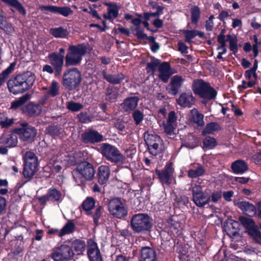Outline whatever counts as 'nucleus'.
<instances>
[{
    "mask_svg": "<svg viewBox=\"0 0 261 261\" xmlns=\"http://www.w3.org/2000/svg\"><path fill=\"white\" fill-rule=\"evenodd\" d=\"M119 96V89L117 87L109 86L106 90L105 100L110 102L116 101Z\"/></svg>",
    "mask_w": 261,
    "mask_h": 261,
    "instance_id": "a878e982",
    "label": "nucleus"
},
{
    "mask_svg": "<svg viewBox=\"0 0 261 261\" xmlns=\"http://www.w3.org/2000/svg\"><path fill=\"white\" fill-rule=\"evenodd\" d=\"M63 197L64 196L60 191L55 188H50L45 195L39 197L38 200L41 204L45 205L47 201L61 202Z\"/></svg>",
    "mask_w": 261,
    "mask_h": 261,
    "instance_id": "4468645a",
    "label": "nucleus"
},
{
    "mask_svg": "<svg viewBox=\"0 0 261 261\" xmlns=\"http://www.w3.org/2000/svg\"><path fill=\"white\" fill-rule=\"evenodd\" d=\"M205 172V168L199 164H195L188 171V175L190 178H196L202 176Z\"/></svg>",
    "mask_w": 261,
    "mask_h": 261,
    "instance_id": "cd10ccee",
    "label": "nucleus"
},
{
    "mask_svg": "<svg viewBox=\"0 0 261 261\" xmlns=\"http://www.w3.org/2000/svg\"><path fill=\"white\" fill-rule=\"evenodd\" d=\"M42 10H47L51 13L59 14L67 17L72 13V11L68 7H60L54 6H43L41 7Z\"/></svg>",
    "mask_w": 261,
    "mask_h": 261,
    "instance_id": "4be33fe9",
    "label": "nucleus"
},
{
    "mask_svg": "<svg viewBox=\"0 0 261 261\" xmlns=\"http://www.w3.org/2000/svg\"><path fill=\"white\" fill-rule=\"evenodd\" d=\"M23 175L24 178L31 179L38 170V158L32 151H27L23 155Z\"/></svg>",
    "mask_w": 261,
    "mask_h": 261,
    "instance_id": "7ed1b4c3",
    "label": "nucleus"
},
{
    "mask_svg": "<svg viewBox=\"0 0 261 261\" xmlns=\"http://www.w3.org/2000/svg\"><path fill=\"white\" fill-rule=\"evenodd\" d=\"M35 80V75L30 72L19 74L8 81V88L14 94L22 93L32 87Z\"/></svg>",
    "mask_w": 261,
    "mask_h": 261,
    "instance_id": "f257e3e1",
    "label": "nucleus"
},
{
    "mask_svg": "<svg viewBox=\"0 0 261 261\" xmlns=\"http://www.w3.org/2000/svg\"><path fill=\"white\" fill-rule=\"evenodd\" d=\"M67 107L69 110L72 112L79 111L83 108L82 105L74 102H68Z\"/></svg>",
    "mask_w": 261,
    "mask_h": 261,
    "instance_id": "bf43d9fd",
    "label": "nucleus"
},
{
    "mask_svg": "<svg viewBox=\"0 0 261 261\" xmlns=\"http://www.w3.org/2000/svg\"><path fill=\"white\" fill-rule=\"evenodd\" d=\"M233 192L232 191H225L223 194L224 199L227 201H231V198L233 195Z\"/></svg>",
    "mask_w": 261,
    "mask_h": 261,
    "instance_id": "774afa93",
    "label": "nucleus"
},
{
    "mask_svg": "<svg viewBox=\"0 0 261 261\" xmlns=\"http://www.w3.org/2000/svg\"><path fill=\"white\" fill-rule=\"evenodd\" d=\"M214 17L213 15H211L208 20L205 22L206 30L208 31H212L213 29L214 22L213 19Z\"/></svg>",
    "mask_w": 261,
    "mask_h": 261,
    "instance_id": "0e129e2a",
    "label": "nucleus"
},
{
    "mask_svg": "<svg viewBox=\"0 0 261 261\" xmlns=\"http://www.w3.org/2000/svg\"><path fill=\"white\" fill-rule=\"evenodd\" d=\"M74 172L86 180H91L95 174L93 165L86 161L80 163Z\"/></svg>",
    "mask_w": 261,
    "mask_h": 261,
    "instance_id": "9d476101",
    "label": "nucleus"
},
{
    "mask_svg": "<svg viewBox=\"0 0 261 261\" xmlns=\"http://www.w3.org/2000/svg\"><path fill=\"white\" fill-rule=\"evenodd\" d=\"M21 127L18 129L17 132L20 139L24 141H31L36 136L37 130L35 127L29 125L27 122L21 124Z\"/></svg>",
    "mask_w": 261,
    "mask_h": 261,
    "instance_id": "ddd939ff",
    "label": "nucleus"
},
{
    "mask_svg": "<svg viewBox=\"0 0 261 261\" xmlns=\"http://www.w3.org/2000/svg\"><path fill=\"white\" fill-rule=\"evenodd\" d=\"M248 234L252 237L254 239L257 241L261 240V235L260 232L256 225L247 230Z\"/></svg>",
    "mask_w": 261,
    "mask_h": 261,
    "instance_id": "5fc2aeb1",
    "label": "nucleus"
},
{
    "mask_svg": "<svg viewBox=\"0 0 261 261\" xmlns=\"http://www.w3.org/2000/svg\"><path fill=\"white\" fill-rule=\"evenodd\" d=\"M101 153L106 159L114 163L123 162L124 157L117 147L108 143H103L100 147Z\"/></svg>",
    "mask_w": 261,
    "mask_h": 261,
    "instance_id": "6e6552de",
    "label": "nucleus"
},
{
    "mask_svg": "<svg viewBox=\"0 0 261 261\" xmlns=\"http://www.w3.org/2000/svg\"><path fill=\"white\" fill-rule=\"evenodd\" d=\"M200 10L197 6H194L191 8V20L192 23L196 24L200 17Z\"/></svg>",
    "mask_w": 261,
    "mask_h": 261,
    "instance_id": "603ef678",
    "label": "nucleus"
},
{
    "mask_svg": "<svg viewBox=\"0 0 261 261\" xmlns=\"http://www.w3.org/2000/svg\"><path fill=\"white\" fill-rule=\"evenodd\" d=\"M82 138L85 143H95L102 141L103 136L96 130L89 129L82 134Z\"/></svg>",
    "mask_w": 261,
    "mask_h": 261,
    "instance_id": "dca6fc26",
    "label": "nucleus"
},
{
    "mask_svg": "<svg viewBox=\"0 0 261 261\" xmlns=\"http://www.w3.org/2000/svg\"><path fill=\"white\" fill-rule=\"evenodd\" d=\"M192 194L193 200L197 206L202 207L208 204L210 200V196L202 192L200 186L195 185L192 188Z\"/></svg>",
    "mask_w": 261,
    "mask_h": 261,
    "instance_id": "9b49d317",
    "label": "nucleus"
},
{
    "mask_svg": "<svg viewBox=\"0 0 261 261\" xmlns=\"http://www.w3.org/2000/svg\"><path fill=\"white\" fill-rule=\"evenodd\" d=\"M133 118L136 125H139L144 118L143 113L139 110H136L132 114Z\"/></svg>",
    "mask_w": 261,
    "mask_h": 261,
    "instance_id": "8fccbe9b",
    "label": "nucleus"
},
{
    "mask_svg": "<svg viewBox=\"0 0 261 261\" xmlns=\"http://www.w3.org/2000/svg\"><path fill=\"white\" fill-rule=\"evenodd\" d=\"M221 197V193L220 192H214L212 194L211 200L213 202H217Z\"/></svg>",
    "mask_w": 261,
    "mask_h": 261,
    "instance_id": "338daca9",
    "label": "nucleus"
},
{
    "mask_svg": "<svg viewBox=\"0 0 261 261\" xmlns=\"http://www.w3.org/2000/svg\"><path fill=\"white\" fill-rule=\"evenodd\" d=\"M47 133L52 136H58L60 134V130L58 126L56 125H51L46 129Z\"/></svg>",
    "mask_w": 261,
    "mask_h": 261,
    "instance_id": "680f3d73",
    "label": "nucleus"
},
{
    "mask_svg": "<svg viewBox=\"0 0 261 261\" xmlns=\"http://www.w3.org/2000/svg\"><path fill=\"white\" fill-rule=\"evenodd\" d=\"M88 255L90 261H102L100 251L97 245L94 241L88 242Z\"/></svg>",
    "mask_w": 261,
    "mask_h": 261,
    "instance_id": "a211bd4d",
    "label": "nucleus"
},
{
    "mask_svg": "<svg viewBox=\"0 0 261 261\" xmlns=\"http://www.w3.org/2000/svg\"><path fill=\"white\" fill-rule=\"evenodd\" d=\"M15 63H13L4 70L2 73L0 74V86L3 85L7 79L8 75L12 72L14 69Z\"/></svg>",
    "mask_w": 261,
    "mask_h": 261,
    "instance_id": "c03bdc74",
    "label": "nucleus"
},
{
    "mask_svg": "<svg viewBox=\"0 0 261 261\" xmlns=\"http://www.w3.org/2000/svg\"><path fill=\"white\" fill-rule=\"evenodd\" d=\"M168 226L170 232L174 235H178V232L181 230L180 224L174 220L173 219H170L168 221Z\"/></svg>",
    "mask_w": 261,
    "mask_h": 261,
    "instance_id": "79ce46f5",
    "label": "nucleus"
},
{
    "mask_svg": "<svg viewBox=\"0 0 261 261\" xmlns=\"http://www.w3.org/2000/svg\"><path fill=\"white\" fill-rule=\"evenodd\" d=\"M108 6V14H105L104 17L107 19H113L116 18L118 15L119 7L115 3L105 4Z\"/></svg>",
    "mask_w": 261,
    "mask_h": 261,
    "instance_id": "c756f323",
    "label": "nucleus"
},
{
    "mask_svg": "<svg viewBox=\"0 0 261 261\" xmlns=\"http://www.w3.org/2000/svg\"><path fill=\"white\" fill-rule=\"evenodd\" d=\"M102 75L108 82L115 85L119 84L126 77L125 75L122 73L111 74L108 73L105 70L102 71Z\"/></svg>",
    "mask_w": 261,
    "mask_h": 261,
    "instance_id": "b1692460",
    "label": "nucleus"
},
{
    "mask_svg": "<svg viewBox=\"0 0 261 261\" xmlns=\"http://www.w3.org/2000/svg\"><path fill=\"white\" fill-rule=\"evenodd\" d=\"M69 53L65 57V65L68 67L80 63L82 57L86 53V47L84 44L71 45L69 47Z\"/></svg>",
    "mask_w": 261,
    "mask_h": 261,
    "instance_id": "423d86ee",
    "label": "nucleus"
},
{
    "mask_svg": "<svg viewBox=\"0 0 261 261\" xmlns=\"http://www.w3.org/2000/svg\"><path fill=\"white\" fill-rule=\"evenodd\" d=\"M107 207L110 214L115 218L122 219L127 215V210L124 203L119 198H113L109 200Z\"/></svg>",
    "mask_w": 261,
    "mask_h": 261,
    "instance_id": "0eeeda50",
    "label": "nucleus"
},
{
    "mask_svg": "<svg viewBox=\"0 0 261 261\" xmlns=\"http://www.w3.org/2000/svg\"><path fill=\"white\" fill-rule=\"evenodd\" d=\"M2 142L8 147L15 146L17 143V137L15 134H9L2 137Z\"/></svg>",
    "mask_w": 261,
    "mask_h": 261,
    "instance_id": "473e14b6",
    "label": "nucleus"
},
{
    "mask_svg": "<svg viewBox=\"0 0 261 261\" xmlns=\"http://www.w3.org/2000/svg\"><path fill=\"white\" fill-rule=\"evenodd\" d=\"M176 125L166 122L164 124V128L165 132L169 136L174 134V130Z\"/></svg>",
    "mask_w": 261,
    "mask_h": 261,
    "instance_id": "4d7b16f0",
    "label": "nucleus"
},
{
    "mask_svg": "<svg viewBox=\"0 0 261 261\" xmlns=\"http://www.w3.org/2000/svg\"><path fill=\"white\" fill-rule=\"evenodd\" d=\"M82 76L80 71L76 68L66 70L63 75V85L68 90L77 87L81 84Z\"/></svg>",
    "mask_w": 261,
    "mask_h": 261,
    "instance_id": "39448f33",
    "label": "nucleus"
},
{
    "mask_svg": "<svg viewBox=\"0 0 261 261\" xmlns=\"http://www.w3.org/2000/svg\"><path fill=\"white\" fill-rule=\"evenodd\" d=\"M233 172L236 174H243L248 169L247 164L243 160H239L231 165Z\"/></svg>",
    "mask_w": 261,
    "mask_h": 261,
    "instance_id": "c85d7f7f",
    "label": "nucleus"
},
{
    "mask_svg": "<svg viewBox=\"0 0 261 261\" xmlns=\"http://www.w3.org/2000/svg\"><path fill=\"white\" fill-rule=\"evenodd\" d=\"M110 170L107 166H100L98 170V182L101 184H106L109 178Z\"/></svg>",
    "mask_w": 261,
    "mask_h": 261,
    "instance_id": "bb28decb",
    "label": "nucleus"
},
{
    "mask_svg": "<svg viewBox=\"0 0 261 261\" xmlns=\"http://www.w3.org/2000/svg\"><path fill=\"white\" fill-rule=\"evenodd\" d=\"M160 62L158 59H153L151 61L148 63L146 67V70L147 72H151L153 73L156 67L160 65Z\"/></svg>",
    "mask_w": 261,
    "mask_h": 261,
    "instance_id": "de8ad7c7",
    "label": "nucleus"
},
{
    "mask_svg": "<svg viewBox=\"0 0 261 261\" xmlns=\"http://www.w3.org/2000/svg\"><path fill=\"white\" fill-rule=\"evenodd\" d=\"M0 28L7 34H11L14 31V29L11 23H8L6 18L0 14Z\"/></svg>",
    "mask_w": 261,
    "mask_h": 261,
    "instance_id": "a19ab883",
    "label": "nucleus"
},
{
    "mask_svg": "<svg viewBox=\"0 0 261 261\" xmlns=\"http://www.w3.org/2000/svg\"><path fill=\"white\" fill-rule=\"evenodd\" d=\"M47 58L49 63L55 69V76H59L61 74L64 65V56L62 54L53 52L49 54Z\"/></svg>",
    "mask_w": 261,
    "mask_h": 261,
    "instance_id": "f8f14e48",
    "label": "nucleus"
},
{
    "mask_svg": "<svg viewBox=\"0 0 261 261\" xmlns=\"http://www.w3.org/2000/svg\"><path fill=\"white\" fill-rule=\"evenodd\" d=\"M139 98L137 96H132L124 99L121 106L125 112H130L137 107Z\"/></svg>",
    "mask_w": 261,
    "mask_h": 261,
    "instance_id": "5701e85b",
    "label": "nucleus"
},
{
    "mask_svg": "<svg viewBox=\"0 0 261 261\" xmlns=\"http://www.w3.org/2000/svg\"><path fill=\"white\" fill-rule=\"evenodd\" d=\"M184 81L181 76L176 75L172 76L169 85L168 93L172 95H176Z\"/></svg>",
    "mask_w": 261,
    "mask_h": 261,
    "instance_id": "f3484780",
    "label": "nucleus"
},
{
    "mask_svg": "<svg viewBox=\"0 0 261 261\" xmlns=\"http://www.w3.org/2000/svg\"><path fill=\"white\" fill-rule=\"evenodd\" d=\"M191 120L200 126H202L204 124L203 121V115L199 113L196 109H193L191 111Z\"/></svg>",
    "mask_w": 261,
    "mask_h": 261,
    "instance_id": "72a5a7b5",
    "label": "nucleus"
},
{
    "mask_svg": "<svg viewBox=\"0 0 261 261\" xmlns=\"http://www.w3.org/2000/svg\"><path fill=\"white\" fill-rule=\"evenodd\" d=\"M227 38L229 43V48L233 54L238 51L237 40L235 37H232L230 35H227Z\"/></svg>",
    "mask_w": 261,
    "mask_h": 261,
    "instance_id": "09e8293b",
    "label": "nucleus"
},
{
    "mask_svg": "<svg viewBox=\"0 0 261 261\" xmlns=\"http://www.w3.org/2000/svg\"><path fill=\"white\" fill-rule=\"evenodd\" d=\"M173 169L172 163H168L164 168L161 171L156 170V173L158 174L160 181L163 184L169 185L172 180Z\"/></svg>",
    "mask_w": 261,
    "mask_h": 261,
    "instance_id": "2eb2a0df",
    "label": "nucleus"
},
{
    "mask_svg": "<svg viewBox=\"0 0 261 261\" xmlns=\"http://www.w3.org/2000/svg\"><path fill=\"white\" fill-rule=\"evenodd\" d=\"M75 229V226L71 221H68L61 229L59 237L73 233Z\"/></svg>",
    "mask_w": 261,
    "mask_h": 261,
    "instance_id": "58836bf2",
    "label": "nucleus"
},
{
    "mask_svg": "<svg viewBox=\"0 0 261 261\" xmlns=\"http://www.w3.org/2000/svg\"><path fill=\"white\" fill-rule=\"evenodd\" d=\"M27 99L26 97L23 96L12 102L11 109L15 110L20 108L27 101Z\"/></svg>",
    "mask_w": 261,
    "mask_h": 261,
    "instance_id": "6e6d98bb",
    "label": "nucleus"
},
{
    "mask_svg": "<svg viewBox=\"0 0 261 261\" xmlns=\"http://www.w3.org/2000/svg\"><path fill=\"white\" fill-rule=\"evenodd\" d=\"M94 199L92 197H88L83 201L82 207L84 210L88 212L94 207Z\"/></svg>",
    "mask_w": 261,
    "mask_h": 261,
    "instance_id": "49530a36",
    "label": "nucleus"
},
{
    "mask_svg": "<svg viewBox=\"0 0 261 261\" xmlns=\"http://www.w3.org/2000/svg\"><path fill=\"white\" fill-rule=\"evenodd\" d=\"M221 129L220 125L216 122H211L207 124L202 132L203 135L213 134L215 132Z\"/></svg>",
    "mask_w": 261,
    "mask_h": 261,
    "instance_id": "ea45409f",
    "label": "nucleus"
},
{
    "mask_svg": "<svg viewBox=\"0 0 261 261\" xmlns=\"http://www.w3.org/2000/svg\"><path fill=\"white\" fill-rule=\"evenodd\" d=\"M130 226L136 233H141L149 230L152 227V219L146 214L134 215L130 219Z\"/></svg>",
    "mask_w": 261,
    "mask_h": 261,
    "instance_id": "f03ea898",
    "label": "nucleus"
},
{
    "mask_svg": "<svg viewBox=\"0 0 261 261\" xmlns=\"http://www.w3.org/2000/svg\"><path fill=\"white\" fill-rule=\"evenodd\" d=\"M74 253L72 248L68 245L62 244L53 249L51 257L54 261H69L71 260Z\"/></svg>",
    "mask_w": 261,
    "mask_h": 261,
    "instance_id": "1a4fd4ad",
    "label": "nucleus"
},
{
    "mask_svg": "<svg viewBox=\"0 0 261 261\" xmlns=\"http://www.w3.org/2000/svg\"><path fill=\"white\" fill-rule=\"evenodd\" d=\"M77 118L81 122L83 123L91 121L90 117L87 113H81L77 115Z\"/></svg>",
    "mask_w": 261,
    "mask_h": 261,
    "instance_id": "052dcab7",
    "label": "nucleus"
},
{
    "mask_svg": "<svg viewBox=\"0 0 261 261\" xmlns=\"http://www.w3.org/2000/svg\"><path fill=\"white\" fill-rule=\"evenodd\" d=\"M177 102L182 107L190 108L194 104L195 99L191 93H182L177 99Z\"/></svg>",
    "mask_w": 261,
    "mask_h": 261,
    "instance_id": "412c9836",
    "label": "nucleus"
},
{
    "mask_svg": "<svg viewBox=\"0 0 261 261\" xmlns=\"http://www.w3.org/2000/svg\"><path fill=\"white\" fill-rule=\"evenodd\" d=\"M141 261H156V253L149 247H142L141 250Z\"/></svg>",
    "mask_w": 261,
    "mask_h": 261,
    "instance_id": "393cba45",
    "label": "nucleus"
},
{
    "mask_svg": "<svg viewBox=\"0 0 261 261\" xmlns=\"http://www.w3.org/2000/svg\"><path fill=\"white\" fill-rule=\"evenodd\" d=\"M144 138L147 146L162 142L161 137L153 132H146L144 134Z\"/></svg>",
    "mask_w": 261,
    "mask_h": 261,
    "instance_id": "7c9ffc66",
    "label": "nucleus"
},
{
    "mask_svg": "<svg viewBox=\"0 0 261 261\" xmlns=\"http://www.w3.org/2000/svg\"><path fill=\"white\" fill-rule=\"evenodd\" d=\"M42 108L39 105L29 103L26 107V112L30 116H38L40 114Z\"/></svg>",
    "mask_w": 261,
    "mask_h": 261,
    "instance_id": "4c0bfd02",
    "label": "nucleus"
},
{
    "mask_svg": "<svg viewBox=\"0 0 261 261\" xmlns=\"http://www.w3.org/2000/svg\"><path fill=\"white\" fill-rule=\"evenodd\" d=\"M240 220L247 230L255 225L253 221L250 218L242 217L240 218Z\"/></svg>",
    "mask_w": 261,
    "mask_h": 261,
    "instance_id": "864d4df0",
    "label": "nucleus"
},
{
    "mask_svg": "<svg viewBox=\"0 0 261 261\" xmlns=\"http://www.w3.org/2000/svg\"><path fill=\"white\" fill-rule=\"evenodd\" d=\"M49 33L56 38H63L68 35V32L66 29L60 27L50 29Z\"/></svg>",
    "mask_w": 261,
    "mask_h": 261,
    "instance_id": "e433bc0d",
    "label": "nucleus"
},
{
    "mask_svg": "<svg viewBox=\"0 0 261 261\" xmlns=\"http://www.w3.org/2000/svg\"><path fill=\"white\" fill-rule=\"evenodd\" d=\"M160 72L159 78L164 83H167L170 76L173 74L170 65L168 62H163L158 67Z\"/></svg>",
    "mask_w": 261,
    "mask_h": 261,
    "instance_id": "aec40b11",
    "label": "nucleus"
},
{
    "mask_svg": "<svg viewBox=\"0 0 261 261\" xmlns=\"http://www.w3.org/2000/svg\"><path fill=\"white\" fill-rule=\"evenodd\" d=\"M149 152L153 156H156L162 153L164 149L163 141L155 144L147 146Z\"/></svg>",
    "mask_w": 261,
    "mask_h": 261,
    "instance_id": "c9c22d12",
    "label": "nucleus"
},
{
    "mask_svg": "<svg viewBox=\"0 0 261 261\" xmlns=\"http://www.w3.org/2000/svg\"><path fill=\"white\" fill-rule=\"evenodd\" d=\"M8 5L12 7L11 10L12 11H14L15 10H17L20 13L25 15V11L22 6L21 4L18 2V1H5Z\"/></svg>",
    "mask_w": 261,
    "mask_h": 261,
    "instance_id": "a18cd8bd",
    "label": "nucleus"
},
{
    "mask_svg": "<svg viewBox=\"0 0 261 261\" xmlns=\"http://www.w3.org/2000/svg\"><path fill=\"white\" fill-rule=\"evenodd\" d=\"M183 34L185 38V41L188 43L192 42V40L196 36H198L200 38L204 36V33L197 30H184Z\"/></svg>",
    "mask_w": 261,
    "mask_h": 261,
    "instance_id": "2f4dec72",
    "label": "nucleus"
},
{
    "mask_svg": "<svg viewBox=\"0 0 261 261\" xmlns=\"http://www.w3.org/2000/svg\"><path fill=\"white\" fill-rule=\"evenodd\" d=\"M71 245L77 254H82L86 249L85 242L81 239H75L71 241Z\"/></svg>",
    "mask_w": 261,
    "mask_h": 261,
    "instance_id": "f704fd0d",
    "label": "nucleus"
},
{
    "mask_svg": "<svg viewBox=\"0 0 261 261\" xmlns=\"http://www.w3.org/2000/svg\"><path fill=\"white\" fill-rule=\"evenodd\" d=\"M102 208L101 206H98L95 211V212L92 214L94 223L97 225L98 223V220L100 218L102 214Z\"/></svg>",
    "mask_w": 261,
    "mask_h": 261,
    "instance_id": "13d9d810",
    "label": "nucleus"
},
{
    "mask_svg": "<svg viewBox=\"0 0 261 261\" xmlns=\"http://www.w3.org/2000/svg\"><path fill=\"white\" fill-rule=\"evenodd\" d=\"M6 200L4 197H0V215H2L6 211Z\"/></svg>",
    "mask_w": 261,
    "mask_h": 261,
    "instance_id": "69168bd1",
    "label": "nucleus"
},
{
    "mask_svg": "<svg viewBox=\"0 0 261 261\" xmlns=\"http://www.w3.org/2000/svg\"><path fill=\"white\" fill-rule=\"evenodd\" d=\"M216 140L210 136L205 137L203 140V148L204 149H212L217 145Z\"/></svg>",
    "mask_w": 261,
    "mask_h": 261,
    "instance_id": "37998d69",
    "label": "nucleus"
},
{
    "mask_svg": "<svg viewBox=\"0 0 261 261\" xmlns=\"http://www.w3.org/2000/svg\"><path fill=\"white\" fill-rule=\"evenodd\" d=\"M192 90L194 93L200 97L212 99L216 97L217 92L209 84L202 80L195 81L193 84Z\"/></svg>",
    "mask_w": 261,
    "mask_h": 261,
    "instance_id": "20e7f679",
    "label": "nucleus"
},
{
    "mask_svg": "<svg viewBox=\"0 0 261 261\" xmlns=\"http://www.w3.org/2000/svg\"><path fill=\"white\" fill-rule=\"evenodd\" d=\"M236 205L246 215L252 217L256 214V209L255 206L248 201H242Z\"/></svg>",
    "mask_w": 261,
    "mask_h": 261,
    "instance_id": "6ab92c4d",
    "label": "nucleus"
},
{
    "mask_svg": "<svg viewBox=\"0 0 261 261\" xmlns=\"http://www.w3.org/2000/svg\"><path fill=\"white\" fill-rule=\"evenodd\" d=\"M177 117L174 111H171L168 114L167 122L176 125Z\"/></svg>",
    "mask_w": 261,
    "mask_h": 261,
    "instance_id": "e2e57ef3",
    "label": "nucleus"
},
{
    "mask_svg": "<svg viewBox=\"0 0 261 261\" xmlns=\"http://www.w3.org/2000/svg\"><path fill=\"white\" fill-rule=\"evenodd\" d=\"M48 95L54 97L59 94V86L58 83L55 81H53L47 92Z\"/></svg>",
    "mask_w": 261,
    "mask_h": 261,
    "instance_id": "3c124183",
    "label": "nucleus"
}]
</instances>
